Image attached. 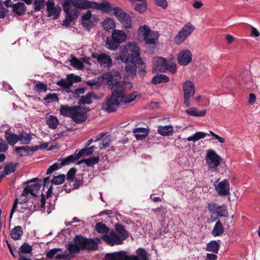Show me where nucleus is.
Wrapping results in <instances>:
<instances>
[{
	"label": "nucleus",
	"mask_w": 260,
	"mask_h": 260,
	"mask_svg": "<svg viewBox=\"0 0 260 260\" xmlns=\"http://www.w3.org/2000/svg\"><path fill=\"white\" fill-rule=\"evenodd\" d=\"M140 55V49L139 46L135 42H130L122 47L119 57L123 62L134 63Z\"/></svg>",
	"instance_id": "nucleus-1"
},
{
	"label": "nucleus",
	"mask_w": 260,
	"mask_h": 260,
	"mask_svg": "<svg viewBox=\"0 0 260 260\" xmlns=\"http://www.w3.org/2000/svg\"><path fill=\"white\" fill-rule=\"evenodd\" d=\"M100 242V239L99 238L95 239H87L82 236H76L72 242L74 248H77L78 253L80 250H96L98 248V243Z\"/></svg>",
	"instance_id": "nucleus-2"
},
{
	"label": "nucleus",
	"mask_w": 260,
	"mask_h": 260,
	"mask_svg": "<svg viewBox=\"0 0 260 260\" xmlns=\"http://www.w3.org/2000/svg\"><path fill=\"white\" fill-rule=\"evenodd\" d=\"M127 39V35L122 30L114 29L112 32L111 37L106 39L105 47L106 48L115 51L117 50L120 44L124 42Z\"/></svg>",
	"instance_id": "nucleus-3"
},
{
	"label": "nucleus",
	"mask_w": 260,
	"mask_h": 260,
	"mask_svg": "<svg viewBox=\"0 0 260 260\" xmlns=\"http://www.w3.org/2000/svg\"><path fill=\"white\" fill-rule=\"evenodd\" d=\"M136 253L137 256L125 255L124 256L120 252L108 253L105 257L107 260H148L147 253L144 249L138 248Z\"/></svg>",
	"instance_id": "nucleus-4"
},
{
	"label": "nucleus",
	"mask_w": 260,
	"mask_h": 260,
	"mask_svg": "<svg viewBox=\"0 0 260 260\" xmlns=\"http://www.w3.org/2000/svg\"><path fill=\"white\" fill-rule=\"evenodd\" d=\"M205 160L209 170L215 172L217 171L222 158L215 150L210 149L206 150Z\"/></svg>",
	"instance_id": "nucleus-5"
},
{
	"label": "nucleus",
	"mask_w": 260,
	"mask_h": 260,
	"mask_svg": "<svg viewBox=\"0 0 260 260\" xmlns=\"http://www.w3.org/2000/svg\"><path fill=\"white\" fill-rule=\"evenodd\" d=\"M138 34L143 36L146 44L149 45H155L157 42L159 34L157 31H151L146 25L139 27Z\"/></svg>",
	"instance_id": "nucleus-6"
},
{
	"label": "nucleus",
	"mask_w": 260,
	"mask_h": 260,
	"mask_svg": "<svg viewBox=\"0 0 260 260\" xmlns=\"http://www.w3.org/2000/svg\"><path fill=\"white\" fill-rule=\"evenodd\" d=\"M121 101L120 96L111 94L105 98L102 105V109L108 113L114 112L119 107Z\"/></svg>",
	"instance_id": "nucleus-7"
},
{
	"label": "nucleus",
	"mask_w": 260,
	"mask_h": 260,
	"mask_svg": "<svg viewBox=\"0 0 260 260\" xmlns=\"http://www.w3.org/2000/svg\"><path fill=\"white\" fill-rule=\"evenodd\" d=\"M194 29L195 27L190 22L184 25L174 38L175 43L180 44L183 43Z\"/></svg>",
	"instance_id": "nucleus-8"
},
{
	"label": "nucleus",
	"mask_w": 260,
	"mask_h": 260,
	"mask_svg": "<svg viewBox=\"0 0 260 260\" xmlns=\"http://www.w3.org/2000/svg\"><path fill=\"white\" fill-rule=\"evenodd\" d=\"M90 111V108L85 106H76L71 118L76 123H81L87 118L86 114Z\"/></svg>",
	"instance_id": "nucleus-9"
},
{
	"label": "nucleus",
	"mask_w": 260,
	"mask_h": 260,
	"mask_svg": "<svg viewBox=\"0 0 260 260\" xmlns=\"http://www.w3.org/2000/svg\"><path fill=\"white\" fill-rule=\"evenodd\" d=\"M114 15L122 24L123 28L129 29L132 27V20L131 17L121 8H119L116 9V13Z\"/></svg>",
	"instance_id": "nucleus-10"
},
{
	"label": "nucleus",
	"mask_w": 260,
	"mask_h": 260,
	"mask_svg": "<svg viewBox=\"0 0 260 260\" xmlns=\"http://www.w3.org/2000/svg\"><path fill=\"white\" fill-rule=\"evenodd\" d=\"M78 159L79 156H78L77 154H76L75 156L71 155L66 158H59V161L60 162V164H59L56 162L51 165L47 170V174H51L54 171L60 168L61 167L68 165L70 163L74 162L75 160H78Z\"/></svg>",
	"instance_id": "nucleus-11"
},
{
	"label": "nucleus",
	"mask_w": 260,
	"mask_h": 260,
	"mask_svg": "<svg viewBox=\"0 0 260 260\" xmlns=\"http://www.w3.org/2000/svg\"><path fill=\"white\" fill-rule=\"evenodd\" d=\"M93 9L101 11L103 13L110 14L113 13L114 15L116 13V9H119L120 7H113L111 3L107 0H103L101 3H96L93 2Z\"/></svg>",
	"instance_id": "nucleus-12"
},
{
	"label": "nucleus",
	"mask_w": 260,
	"mask_h": 260,
	"mask_svg": "<svg viewBox=\"0 0 260 260\" xmlns=\"http://www.w3.org/2000/svg\"><path fill=\"white\" fill-rule=\"evenodd\" d=\"M68 252L64 251L61 254H57L55 256V259L57 260H70L78 254L77 248H74L73 243L70 242L66 245Z\"/></svg>",
	"instance_id": "nucleus-13"
},
{
	"label": "nucleus",
	"mask_w": 260,
	"mask_h": 260,
	"mask_svg": "<svg viewBox=\"0 0 260 260\" xmlns=\"http://www.w3.org/2000/svg\"><path fill=\"white\" fill-rule=\"evenodd\" d=\"M213 185L219 196H226L230 194V185L228 180L224 179L220 182H218V180H217L214 183Z\"/></svg>",
	"instance_id": "nucleus-14"
},
{
	"label": "nucleus",
	"mask_w": 260,
	"mask_h": 260,
	"mask_svg": "<svg viewBox=\"0 0 260 260\" xmlns=\"http://www.w3.org/2000/svg\"><path fill=\"white\" fill-rule=\"evenodd\" d=\"M46 6L48 16H52L54 19H57L61 12L60 7L56 5L54 0H48Z\"/></svg>",
	"instance_id": "nucleus-15"
},
{
	"label": "nucleus",
	"mask_w": 260,
	"mask_h": 260,
	"mask_svg": "<svg viewBox=\"0 0 260 260\" xmlns=\"http://www.w3.org/2000/svg\"><path fill=\"white\" fill-rule=\"evenodd\" d=\"M102 239L110 246L115 244H121L122 241L120 237L118 236L114 231L110 232L109 234L104 235Z\"/></svg>",
	"instance_id": "nucleus-16"
},
{
	"label": "nucleus",
	"mask_w": 260,
	"mask_h": 260,
	"mask_svg": "<svg viewBox=\"0 0 260 260\" xmlns=\"http://www.w3.org/2000/svg\"><path fill=\"white\" fill-rule=\"evenodd\" d=\"M178 63L181 66H186L192 60V54L190 50L185 49L181 51L178 55Z\"/></svg>",
	"instance_id": "nucleus-17"
},
{
	"label": "nucleus",
	"mask_w": 260,
	"mask_h": 260,
	"mask_svg": "<svg viewBox=\"0 0 260 260\" xmlns=\"http://www.w3.org/2000/svg\"><path fill=\"white\" fill-rule=\"evenodd\" d=\"M167 60L162 57H154L152 59L153 73L157 72H165Z\"/></svg>",
	"instance_id": "nucleus-18"
},
{
	"label": "nucleus",
	"mask_w": 260,
	"mask_h": 260,
	"mask_svg": "<svg viewBox=\"0 0 260 260\" xmlns=\"http://www.w3.org/2000/svg\"><path fill=\"white\" fill-rule=\"evenodd\" d=\"M93 57L96 58L98 63L103 67L107 68L112 64L111 57L105 53L95 54Z\"/></svg>",
	"instance_id": "nucleus-19"
},
{
	"label": "nucleus",
	"mask_w": 260,
	"mask_h": 260,
	"mask_svg": "<svg viewBox=\"0 0 260 260\" xmlns=\"http://www.w3.org/2000/svg\"><path fill=\"white\" fill-rule=\"evenodd\" d=\"M91 12L88 10L84 13L81 17L82 25L87 30H90L94 25V23L91 19Z\"/></svg>",
	"instance_id": "nucleus-20"
},
{
	"label": "nucleus",
	"mask_w": 260,
	"mask_h": 260,
	"mask_svg": "<svg viewBox=\"0 0 260 260\" xmlns=\"http://www.w3.org/2000/svg\"><path fill=\"white\" fill-rule=\"evenodd\" d=\"M32 250V246L27 243L23 244L19 248V254L20 258L18 260H31L28 255L25 256L23 254H28L31 255Z\"/></svg>",
	"instance_id": "nucleus-21"
},
{
	"label": "nucleus",
	"mask_w": 260,
	"mask_h": 260,
	"mask_svg": "<svg viewBox=\"0 0 260 260\" xmlns=\"http://www.w3.org/2000/svg\"><path fill=\"white\" fill-rule=\"evenodd\" d=\"M209 210L216 212L220 217H226L228 214L227 207L225 205L218 206L216 204H213L209 206Z\"/></svg>",
	"instance_id": "nucleus-22"
},
{
	"label": "nucleus",
	"mask_w": 260,
	"mask_h": 260,
	"mask_svg": "<svg viewBox=\"0 0 260 260\" xmlns=\"http://www.w3.org/2000/svg\"><path fill=\"white\" fill-rule=\"evenodd\" d=\"M126 88V83L122 81L116 82L111 87L112 94L115 95L121 96L123 94V92Z\"/></svg>",
	"instance_id": "nucleus-23"
},
{
	"label": "nucleus",
	"mask_w": 260,
	"mask_h": 260,
	"mask_svg": "<svg viewBox=\"0 0 260 260\" xmlns=\"http://www.w3.org/2000/svg\"><path fill=\"white\" fill-rule=\"evenodd\" d=\"M93 1L88 0H73V6L77 9L85 10L89 8L93 9Z\"/></svg>",
	"instance_id": "nucleus-24"
},
{
	"label": "nucleus",
	"mask_w": 260,
	"mask_h": 260,
	"mask_svg": "<svg viewBox=\"0 0 260 260\" xmlns=\"http://www.w3.org/2000/svg\"><path fill=\"white\" fill-rule=\"evenodd\" d=\"M184 95H188L192 96L195 93V85L190 80L185 81L182 86Z\"/></svg>",
	"instance_id": "nucleus-25"
},
{
	"label": "nucleus",
	"mask_w": 260,
	"mask_h": 260,
	"mask_svg": "<svg viewBox=\"0 0 260 260\" xmlns=\"http://www.w3.org/2000/svg\"><path fill=\"white\" fill-rule=\"evenodd\" d=\"M103 29L108 32L113 31L116 29V24L114 20L111 18L108 17L105 19L102 22Z\"/></svg>",
	"instance_id": "nucleus-26"
},
{
	"label": "nucleus",
	"mask_w": 260,
	"mask_h": 260,
	"mask_svg": "<svg viewBox=\"0 0 260 260\" xmlns=\"http://www.w3.org/2000/svg\"><path fill=\"white\" fill-rule=\"evenodd\" d=\"M5 134V138L9 144L14 145L19 141L18 135L12 133L10 129L6 130Z\"/></svg>",
	"instance_id": "nucleus-27"
},
{
	"label": "nucleus",
	"mask_w": 260,
	"mask_h": 260,
	"mask_svg": "<svg viewBox=\"0 0 260 260\" xmlns=\"http://www.w3.org/2000/svg\"><path fill=\"white\" fill-rule=\"evenodd\" d=\"M240 83L242 85H245L247 88L251 86L252 79L248 72H244L240 75Z\"/></svg>",
	"instance_id": "nucleus-28"
},
{
	"label": "nucleus",
	"mask_w": 260,
	"mask_h": 260,
	"mask_svg": "<svg viewBox=\"0 0 260 260\" xmlns=\"http://www.w3.org/2000/svg\"><path fill=\"white\" fill-rule=\"evenodd\" d=\"M133 133L137 140H143L148 136V131L145 128L139 127L134 128Z\"/></svg>",
	"instance_id": "nucleus-29"
},
{
	"label": "nucleus",
	"mask_w": 260,
	"mask_h": 260,
	"mask_svg": "<svg viewBox=\"0 0 260 260\" xmlns=\"http://www.w3.org/2000/svg\"><path fill=\"white\" fill-rule=\"evenodd\" d=\"M157 132L162 136H169L173 134L174 128L171 125L159 126L157 128Z\"/></svg>",
	"instance_id": "nucleus-30"
},
{
	"label": "nucleus",
	"mask_w": 260,
	"mask_h": 260,
	"mask_svg": "<svg viewBox=\"0 0 260 260\" xmlns=\"http://www.w3.org/2000/svg\"><path fill=\"white\" fill-rule=\"evenodd\" d=\"M96 98V95L93 92H89L80 99L78 103L79 106H84L85 104H90L92 103L91 99Z\"/></svg>",
	"instance_id": "nucleus-31"
},
{
	"label": "nucleus",
	"mask_w": 260,
	"mask_h": 260,
	"mask_svg": "<svg viewBox=\"0 0 260 260\" xmlns=\"http://www.w3.org/2000/svg\"><path fill=\"white\" fill-rule=\"evenodd\" d=\"M185 113L188 115L195 117H203L206 115V110L199 111L197 108L192 107L185 110Z\"/></svg>",
	"instance_id": "nucleus-32"
},
{
	"label": "nucleus",
	"mask_w": 260,
	"mask_h": 260,
	"mask_svg": "<svg viewBox=\"0 0 260 260\" xmlns=\"http://www.w3.org/2000/svg\"><path fill=\"white\" fill-rule=\"evenodd\" d=\"M76 106H69L68 105H61L60 108V113L61 115L70 117Z\"/></svg>",
	"instance_id": "nucleus-33"
},
{
	"label": "nucleus",
	"mask_w": 260,
	"mask_h": 260,
	"mask_svg": "<svg viewBox=\"0 0 260 260\" xmlns=\"http://www.w3.org/2000/svg\"><path fill=\"white\" fill-rule=\"evenodd\" d=\"M46 123L49 128L54 129L59 124V120L56 116L49 115L46 118Z\"/></svg>",
	"instance_id": "nucleus-34"
},
{
	"label": "nucleus",
	"mask_w": 260,
	"mask_h": 260,
	"mask_svg": "<svg viewBox=\"0 0 260 260\" xmlns=\"http://www.w3.org/2000/svg\"><path fill=\"white\" fill-rule=\"evenodd\" d=\"M169 81V78L164 74H159L155 76L152 79L151 82L153 84H158L161 83L167 82Z\"/></svg>",
	"instance_id": "nucleus-35"
},
{
	"label": "nucleus",
	"mask_w": 260,
	"mask_h": 260,
	"mask_svg": "<svg viewBox=\"0 0 260 260\" xmlns=\"http://www.w3.org/2000/svg\"><path fill=\"white\" fill-rule=\"evenodd\" d=\"M115 228L117 232V235L120 237L122 241L128 237V234L123 225L117 224L116 225Z\"/></svg>",
	"instance_id": "nucleus-36"
},
{
	"label": "nucleus",
	"mask_w": 260,
	"mask_h": 260,
	"mask_svg": "<svg viewBox=\"0 0 260 260\" xmlns=\"http://www.w3.org/2000/svg\"><path fill=\"white\" fill-rule=\"evenodd\" d=\"M224 232L223 225L219 220H218L212 230V234L214 236H218L222 235Z\"/></svg>",
	"instance_id": "nucleus-37"
},
{
	"label": "nucleus",
	"mask_w": 260,
	"mask_h": 260,
	"mask_svg": "<svg viewBox=\"0 0 260 260\" xmlns=\"http://www.w3.org/2000/svg\"><path fill=\"white\" fill-rule=\"evenodd\" d=\"M15 151L19 156H26L29 154L30 148L28 146L16 147Z\"/></svg>",
	"instance_id": "nucleus-38"
},
{
	"label": "nucleus",
	"mask_w": 260,
	"mask_h": 260,
	"mask_svg": "<svg viewBox=\"0 0 260 260\" xmlns=\"http://www.w3.org/2000/svg\"><path fill=\"white\" fill-rule=\"evenodd\" d=\"M209 134L203 132H198L191 136L187 138L186 140L188 141L196 142L201 139L204 138L206 136Z\"/></svg>",
	"instance_id": "nucleus-39"
},
{
	"label": "nucleus",
	"mask_w": 260,
	"mask_h": 260,
	"mask_svg": "<svg viewBox=\"0 0 260 260\" xmlns=\"http://www.w3.org/2000/svg\"><path fill=\"white\" fill-rule=\"evenodd\" d=\"M57 84L66 89H69L72 86L73 82L68 76L66 79H62L58 81Z\"/></svg>",
	"instance_id": "nucleus-40"
},
{
	"label": "nucleus",
	"mask_w": 260,
	"mask_h": 260,
	"mask_svg": "<svg viewBox=\"0 0 260 260\" xmlns=\"http://www.w3.org/2000/svg\"><path fill=\"white\" fill-rule=\"evenodd\" d=\"M23 233L22 228L20 226H17L13 228L11 231V235L12 238L15 240H19Z\"/></svg>",
	"instance_id": "nucleus-41"
},
{
	"label": "nucleus",
	"mask_w": 260,
	"mask_h": 260,
	"mask_svg": "<svg viewBox=\"0 0 260 260\" xmlns=\"http://www.w3.org/2000/svg\"><path fill=\"white\" fill-rule=\"evenodd\" d=\"M102 79L101 76L87 81V84L92 88H97L101 85Z\"/></svg>",
	"instance_id": "nucleus-42"
},
{
	"label": "nucleus",
	"mask_w": 260,
	"mask_h": 260,
	"mask_svg": "<svg viewBox=\"0 0 260 260\" xmlns=\"http://www.w3.org/2000/svg\"><path fill=\"white\" fill-rule=\"evenodd\" d=\"M219 248V244L215 241H212L207 244L206 250L217 253Z\"/></svg>",
	"instance_id": "nucleus-43"
},
{
	"label": "nucleus",
	"mask_w": 260,
	"mask_h": 260,
	"mask_svg": "<svg viewBox=\"0 0 260 260\" xmlns=\"http://www.w3.org/2000/svg\"><path fill=\"white\" fill-rule=\"evenodd\" d=\"M13 11L16 14L21 15L25 11V6L23 3H18L13 6Z\"/></svg>",
	"instance_id": "nucleus-44"
},
{
	"label": "nucleus",
	"mask_w": 260,
	"mask_h": 260,
	"mask_svg": "<svg viewBox=\"0 0 260 260\" xmlns=\"http://www.w3.org/2000/svg\"><path fill=\"white\" fill-rule=\"evenodd\" d=\"M95 148V146H92L89 147L81 149L79 151V152L77 154L78 156H79V158L81 156H87L90 155L93 151V149Z\"/></svg>",
	"instance_id": "nucleus-45"
},
{
	"label": "nucleus",
	"mask_w": 260,
	"mask_h": 260,
	"mask_svg": "<svg viewBox=\"0 0 260 260\" xmlns=\"http://www.w3.org/2000/svg\"><path fill=\"white\" fill-rule=\"evenodd\" d=\"M139 2L140 3L136 4L135 10L140 13H143L147 9V4L146 1L142 0V1Z\"/></svg>",
	"instance_id": "nucleus-46"
},
{
	"label": "nucleus",
	"mask_w": 260,
	"mask_h": 260,
	"mask_svg": "<svg viewBox=\"0 0 260 260\" xmlns=\"http://www.w3.org/2000/svg\"><path fill=\"white\" fill-rule=\"evenodd\" d=\"M137 97V92H134L131 93L128 95H124L123 94L121 96V103L127 104L135 100Z\"/></svg>",
	"instance_id": "nucleus-47"
},
{
	"label": "nucleus",
	"mask_w": 260,
	"mask_h": 260,
	"mask_svg": "<svg viewBox=\"0 0 260 260\" xmlns=\"http://www.w3.org/2000/svg\"><path fill=\"white\" fill-rule=\"evenodd\" d=\"M95 230L99 233L103 234H107L109 231V229L105 224L101 222L97 223L95 226Z\"/></svg>",
	"instance_id": "nucleus-48"
},
{
	"label": "nucleus",
	"mask_w": 260,
	"mask_h": 260,
	"mask_svg": "<svg viewBox=\"0 0 260 260\" xmlns=\"http://www.w3.org/2000/svg\"><path fill=\"white\" fill-rule=\"evenodd\" d=\"M18 138L19 141L21 142V144H29L31 139V135L24 132L20 133L18 135Z\"/></svg>",
	"instance_id": "nucleus-49"
},
{
	"label": "nucleus",
	"mask_w": 260,
	"mask_h": 260,
	"mask_svg": "<svg viewBox=\"0 0 260 260\" xmlns=\"http://www.w3.org/2000/svg\"><path fill=\"white\" fill-rule=\"evenodd\" d=\"M136 68V66L135 64H127L125 68L127 75L129 76H135L137 72Z\"/></svg>",
	"instance_id": "nucleus-50"
},
{
	"label": "nucleus",
	"mask_w": 260,
	"mask_h": 260,
	"mask_svg": "<svg viewBox=\"0 0 260 260\" xmlns=\"http://www.w3.org/2000/svg\"><path fill=\"white\" fill-rule=\"evenodd\" d=\"M71 64L75 68L78 70H81L83 68L84 65L83 63L75 57H73L71 60Z\"/></svg>",
	"instance_id": "nucleus-51"
},
{
	"label": "nucleus",
	"mask_w": 260,
	"mask_h": 260,
	"mask_svg": "<svg viewBox=\"0 0 260 260\" xmlns=\"http://www.w3.org/2000/svg\"><path fill=\"white\" fill-rule=\"evenodd\" d=\"M165 65L166 67L165 68V70H168L169 72H171L173 74L175 73L176 72L177 67L176 64L175 62L173 61H167Z\"/></svg>",
	"instance_id": "nucleus-52"
},
{
	"label": "nucleus",
	"mask_w": 260,
	"mask_h": 260,
	"mask_svg": "<svg viewBox=\"0 0 260 260\" xmlns=\"http://www.w3.org/2000/svg\"><path fill=\"white\" fill-rule=\"evenodd\" d=\"M44 100L47 103L58 102L59 99L56 93H48L44 98Z\"/></svg>",
	"instance_id": "nucleus-53"
},
{
	"label": "nucleus",
	"mask_w": 260,
	"mask_h": 260,
	"mask_svg": "<svg viewBox=\"0 0 260 260\" xmlns=\"http://www.w3.org/2000/svg\"><path fill=\"white\" fill-rule=\"evenodd\" d=\"M66 15L68 17H70L74 20L76 19L79 14V11L76 9H71V8H68V10L66 11H64Z\"/></svg>",
	"instance_id": "nucleus-54"
},
{
	"label": "nucleus",
	"mask_w": 260,
	"mask_h": 260,
	"mask_svg": "<svg viewBox=\"0 0 260 260\" xmlns=\"http://www.w3.org/2000/svg\"><path fill=\"white\" fill-rule=\"evenodd\" d=\"M99 160L100 159L99 157H90L88 159H85L82 160V162H84L88 167H92L98 163Z\"/></svg>",
	"instance_id": "nucleus-55"
},
{
	"label": "nucleus",
	"mask_w": 260,
	"mask_h": 260,
	"mask_svg": "<svg viewBox=\"0 0 260 260\" xmlns=\"http://www.w3.org/2000/svg\"><path fill=\"white\" fill-rule=\"evenodd\" d=\"M28 186V187H30L29 188L30 194L32 196H36V193L40 189L41 184L39 182H36Z\"/></svg>",
	"instance_id": "nucleus-56"
},
{
	"label": "nucleus",
	"mask_w": 260,
	"mask_h": 260,
	"mask_svg": "<svg viewBox=\"0 0 260 260\" xmlns=\"http://www.w3.org/2000/svg\"><path fill=\"white\" fill-rule=\"evenodd\" d=\"M65 175L63 174L54 176L51 180L52 183L55 185H59L62 184L65 180Z\"/></svg>",
	"instance_id": "nucleus-57"
},
{
	"label": "nucleus",
	"mask_w": 260,
	"mask_h": 260,
	"mask_svg": "<svg viewBox=\"0 0 260 260\" xmlns=\"http://www.w3.org/2000/svg\"><path fill=\"white\" fill-rule=\"evenodd\" d=\"M34 5L35 11H39L44 8L45 0H35Z\"/></svg>",
	"instance_id": "nucleus-58"
},
{
	"label": "nucleus",
	"mask_w": 260,
	"mask_h": 260,
	"mask_svg": "<svg viewBox=\"0 0 260 260\" xmlns=\"http://www.w3.org/2000/svg\"><path fill=\"white\" fill-rule=\"evenodd\" d=\"M101 77L102 79V82H104L107 84H110L113 80V76L109 72L104 73Z\"/></svg>",
	"instance_id": "nucleus-59"
},
{
	"label": "nucleus",
	"mask_w": 260,
	"mask_h": 260,
	"mask_svg": "<svg viewBox=\"0 0 260 260\" xmlns=\"http://www.w3.org/2000/svg\"><path fill=\"white\" fill-rule=\"evenodd\" d=\"M16 166L12 163L6 165L5 167L3 174L5 176L9 175L15 171Z\"/></svg>",
	"instance_id": "nucleus-60"
},
{
	"label": "nucleus",
	"mask_w": 260,
	"mask_h": 260,
	"mask_svg": "<svg viewBox=\"0 0 260 260\" xmlns=\"http://www.w3.org/2000/svg\"><path fill=\"white\" fill-rule=\"evenodd\" d=\"M101 144L100 146L101 149L105 148L109 145L111 142V137L110 136H106L104 138H102Z\"/></svg>",
	"instance_id": "nucleus-61"
},
{
	"label": "nucleus",
	"mask_w": 260,
	"mask_h": 260,
	"mask_svg": "<svg viewBox=\"0 0 260 260\" xmlns=\"http://www.w3.org/2000/svg\"><path fill=\"white\" fill-rule=\"evenodd\" d=\"M60 250L61 249L60 248L52 249L46 252V257L48 258H50V259L53 258L54 256L55 257L56 255L57 254V253L58 251H60Z\"/></svg>",
	"instance_id": "nucleus-62"
},
{
	"label": "nucleus",
	"mask_w": 260,
	"mask_h": 260,
	"mask_svg": "<svg viewBox=\"0 0 260 260\" xmlns=\"http://www.w3.org/2000/svg\"><path fill=\"white\" fill-rule=\"evenodd\" d=\"M76 172V169L73 168L69 170L67 175V180L69 181H73Z\"/></svg>",
	"instance_id": "nucleus-63"
},
{
	"label": "nucleus",
	"mask_w": 260,
	"mask_h": 260,
	"mask_svg": "<svg viewBox=\"0 0 260 260\" xmlns=\"http://www.w3.org/2000/svg\"><path fill=\"white\" fill-rule=\"evenodd\" d=\"M46 89H47L46 85L42 83H40L37 84L35 87V91H36L38 92H42L43 91H46Z\"/></svg>",
	"instance_id": "nucleus-64"
}]
</instances>
